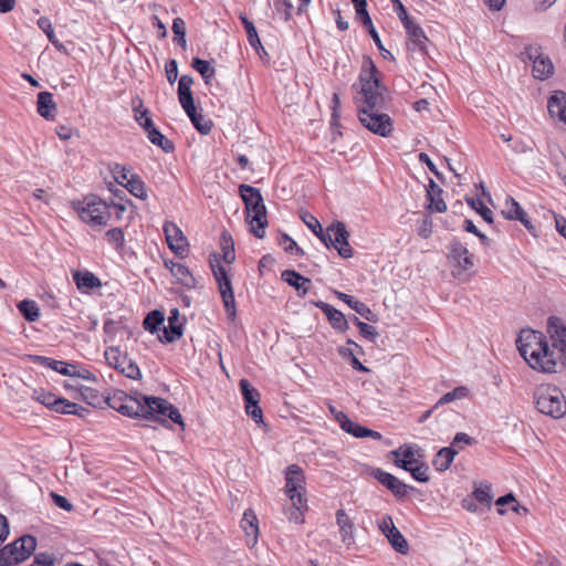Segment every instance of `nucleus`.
Listing matches in <instances>:
<instances>
[{
    "instance_id": "40",
    "label": "nucleus",
    "mask_w": 566,
    "mask_h": 566,
    "mask_svg": "<svg viewBox=\"0 0 566 566\" xmlns=\"http://www.w3.org/2000/svg\"><path fill=\"white\" fill-rule=\"evenodd\" d=\"M147 137L151 144L158 146L167 154H170L175 150L174 143L169 140L164 134H161L157 128L149 130Z\"/></svg>"
},
{
    "instance_id": "18",
    "label": "nucleus",
    "mask_w": 566,
    "mask_h": 566,
    "mask_svg": "<svg viewBox=\"0 0 566 566\" xmlns=\"http://www.w3.org/2000/svg\"><path fill=\"white\" fill-rule=\"evenodd\" d=\"M315 305L327 316L333 328L339 332H345L348 328L347 319L340 311L323 301L315 303Z\"/></svg>"
},
{
    "instance_id": "47",
    "label": "nucleus",
    "mask_w": 566,
    "mask_h": 566,
    "mask_svg": "<svg viewBox=\"0 0 566 566\" xmlns=\"http://www.w3.org/2000/svg\"><path fill=\"white\" fill-rule=\"evenodd\" d=\"M467 394L468 389L465 387H457L452 391L444 394L433 406V409H437L439 406L450 403L457 399H462Z\"/></svg>"
},
{
    "instance_id": "11",
    "label": "nucleus",
    "mask_w": 566,
    "mask_h": 566,
    "mask_svg": "<svg viewBox=\"0 0 566 566\" xmlns=\"http://www.w3.org/2000/svg\"><path fill=\"white\" fill-rule=\"evenodd\" d=\"M327 233L331 234V241H327L329 248H335L338 254L344 259L353 256V249L348 242L349 232L342 221H334L327 227Z\"/></svg>"
},
{
    "instance_id": "8",
    "label": "nucleus",
    "mask_w": 566,
    "mask_h": 566,
    "mask_svg": "<svg viewBox=\"0 0 566 566\" xmlns=\"http://www.w3.org/2000/svg\"><path fill=\"white\" fill-rule=\"evenodd\" d=\"M143 399L145 419L156 418V416H164L169 418L172 422L181 426L182 429L185 428V423L180 411L168 400L159 397L148 396H143Z\"/></svg>"
},
{
    "instance_id": "49",
    "label": "nucleus",
    "mask_w": 566,
    "mask_h": 566,
    "mask_svg": "<svg viewBox=\"0 0 566 566\" xmlns=\"http://www.w3.org/2000/svg\"><path fill=\"white\" fill-rule=\"evenodd\" d=\"M106 240L113 244L117 250L122 249L125 243L124 232L120 228H113L106 232Z\"/></svg>"
},
{
    "instance_id": "7",
    "label": "nucleus",
    "mask_w": 566,
    "mask_h": 566,
    "mask_svg": "<svg viewBox=\"0 0 566 566\" xmlns=\"http://www.w3.org/2000/svg\"><path fill=\"white\" fill-rule=\"evenodd\" d=\"M36 539L23 535L0 549V566H12L28 559L35 551Z\"/></svg>"
},
{
    "instance_id": "56",
    "label": "nucleus",
    "mask_w": 566,
    "mask_h": 566,
    "mask_svg": "<svg viewBox=\"0 0 566 566\" xmlns=\"http://www.w3.org/2000/svg\"><path fill=\"white\" fill-rule=\"evenodd\" d=\"M222 301H223V305H224L228 317L230 319H234L237 316L234 293L224 295V297H222Z\"/></svg>"
},
{
    "instance_id": "20",
    "label": "nucleus",
    "mask_w": 566,
    "mask_h": 566,
    "mask_svg": "<svg viewBox=\"0 0 566 566\" xmlns=\"http://www.w3.org/2000/svg\"><path fill=\"white\" fill-rule=\"evenodd\" d=\"M240 524L245 533L247 543L254 545L259 535V524L254 511L251 509L245 510Z\"/></svg>"
},
{
    "instance_id": "53",
    "label": "nucleus",
    "mask_w": 566,
    "mask_h": 566,
    "mask_svg": "<svg viewBox=\"0 0 566 566\" xmlns=\"http://www.w3.org/2000/svg\"><path fill=\"white\" fill-rule=\"evenodd\" d=\"M429 468L424 463H420L418 465H415L409 471L412 475V478L416 481L419 482H428L429 481V474H428Z\"/></svg>"
},
{
    "instance_id": "42",
    "label": "nucleus",
    "mask_w": 566,
    "mask_h": 566,
    "mask_svg": "<svg viewBox=\"0 0 566 566\" xmlns=\"http://www.w3.org/2000/svg\"><path fill=\"white\" fill-rule=\"evenodd\" d=\"M524 213L525 211L522 209L517 201H515L512 197L506 199L504 209L502 210V214L505 217V219L518 220L524 216Z\"/></svg>"
},
{
    "instance_id": "4",
    "label": "nucleus",
    "mask_w": 566,
    "mask_h": 566,
    "mask_svg": "<svg viewBox=\"0 0 566 566\" xmlns=\"http://www.w3.org/2000/svg\"><path fill=\"white\" fill-rule=\"evenodd\" d=\"M536 409L548 417L560 419L566 415V398L563 391L553 385H542L534 392Z\"/></svg>"
},
{
    "instance_id": "52",
    "label": "nucleus",
    "mask_w": 566,
    "mask_h": 566,
    "mask_svg": "<svg viewBox=\"0 0 566 566\" xmlns=\"http://www.w3.org/2000/svg\"><path fill=\"white\" fill-rule=\"evenodd\" d=\"M111 171L114 175L116 181L120 185L127 182V180H129V176L134 175L127 167L119 164H114V166L111 168Z\"/></svg>"
},
{
    "instance_id": "12",
    "label": "nucleus",
    "mask_w": 566,
    "mask_h": 566,
    "mask_svg": "<svg viewBox=\"0 0 566 566\" xmlns=\"http://www.w3.org/2000/svg\"><path fill=\"white\" fill-rule=\"evenodd\" d=\"M285 493L290 501H301L305 494V476L303 470L297 464H291L285 470Z\"/></svg>"
},
{
    "instance_id": "60",
    "label": "nucleus",
    "mask_w": 566,
    "mask_h": 566,
    "mask_svg": "<svg viewBox=\"0 0 566 566\" xmlns=\"http://www.w3.org/2000/svg\"><path fill=\"white\" fill-rule=\"evenodd\" d=\"M381 533L387 537V534H391L396 528L392 517L390 515H385L378 524Z\"/></svg>"
},
{
    "instance_id": "29",
    "label": "nucleus",
    "mask_w": 566,
    "mask_h": 566,
    "mask_svg": "<svg viewBox=\"0 0 566 566\" xmlns=\"http://www.w3.org/2000/svg\"><path fill=\"white\" fill-rule=\"evenodd\" d=\"M457 454L458 449H454L452 446L444 447L434 455L432 465L437 471H446L449 469Z\"/></svg>"
},
{
    "instance_id": "34",
    "label": "nucleus",
    "mask_w": 566,
    "mask_h": 566,
    "mask_svg": "<svg viewBox=\"0 0 566 566\" xmlns=\"http://www.w3.org/2000/svg\"><path fill=\"white\" fill-rule=\"evenodd\" d=\"M123 186L136 198L145 200L147 199V189L142 178L135 174L129 176V180L123 184Z\"/></svg>"
},
{
    "instance_id": "16",
    "label": "nucleus",
    "mask_w": 566,
    "mask_h": 566,
    "mask_svg": "<svg viewBox=\"0 0 566 566\" xmlns=\"http://www.w3.org/2000/svg\"><path fill=\"white\" fill-rule=\"evenodd\" d=\"M163 334L158 335L163 343H174L182 336V324L180 322V313L178 308H172L168 317V325L161 329Z\"/></svg>"
},
{
    "instance_id": "39",
    "label": "nucleus",
    "mask_w": 566,
    "mask_h": 566,
    "mask_svg": "<svg viewBox=\"0 0 566 566\" xmlns=\"http://www.w3.org/2000/svg\"><path fill=\"white\" fill-rule=\"evenodd\" d=\"M185 113L201 134L207 135L211 132L212 123L207 120L202 114L197 113L196 106L192 111H185Z\"/></svg>"
},
{
    "instance_id": "36",
    "label": "nucleus",
    "mask_w": 566,
    "mask_h": 566,
    "mask_svg": "<svg viewBox=\"0 0 566 566\" xmlns=\"http://www.w3.org/2000/svg\"><path fill=\"white\" fill-rule=\"evenodd\" d=\"M554 72V66L548 57L537 56L533 62V73L536 78L545 80Z\"/></svg>"
},
{
    "instance_id": "37",
    "label": "nucleus",
    "mask_w": 566,
    "mask_h": 566,
    "mask_svg": "<svg viewBox=\"0 0 566 566\" xmlns=\"http://www.w3.org/2000/svg\"><path fill=\"white\" fill-rule=\"evenodd\" d=\"M73 279L78 289L86 287V289L91 290V289L101 286L99 279L96 275H94L93 273L87 272V271H85V272L76 271L73 274Z\"/></svg>"
},
{
    "instance_id": "33",
    "label": "nucleus",
    "mask_w": 566,
    "mask_h": 566,
    "mask_svg": "<svg viewBox=\"0 0 566 566\" xmlns=\"http://www.w3.org/2000/svg\"><path fill=\"white\" fill-rule=\"evenodd\" d=\"M22 316L30 323L36 322L40 317V307L33 300H22L17 305Z\"/></svg>"
},
{
    "instance_id": "24",
    "label": "nucleus",
    "mask_w": 566,
    "mask_h": 566,
    "mask_svg": "<svg viewBox=\"0 0 566 566\" xmlns=\"http://www.w3.org/2000/svg\"><path fill=\"white\" fill-rule=\"evenodd\" d=\"M338 298L345 302L352 310L358 313L361 317L369 322H376L377 315L363 302L356 300L354 296L337 292Z\"/></svg>"
},
{
    "instance_id": "44",
    "label": "nucleus",
    "mask_w": 566,
    "mask_h": 566,
    "mask_svg": "<svg viewBox=\"0 0 566 566\" xmlns=\"http://www.w3.org/2000/svg\"><path fill=\"white\" fill-rule=\"evenodd\" d=\"M387 539L390 545L400 554H407L409 552V545L401 534V532L396 527L391 534H387Z\"/></svg>"
},
{
    "instance_id": "51",
    "label": "nucleus",
    "mask_w": 566,
    "mask_h": 566,
    "mask_svg": "<svg viewBox=\"0 0 566 566\" xmlns=\"http://www.w3.org/2000/svg\"><path fill=\"white\" fill-rule=\"evenodd\" d=\"M36 400L52 410H54L59 403H62L61 397H56L54 394L45 391L40 392Z\"/></svg>"
},
{
    "instance_id": "64",
    "label": "nucleus",
    "mask_w": 566,
    "mask_h": 566,
    "mask_svg": "<svg viewBox=\"0 0 566 566\" xmlns=\"http://www.w3.org/2000/svg\"><path fill=\"white\" fill-rule=\"evenodd\" d=\"M211 268H212V273H213V276L217 281V283H220L222 281H226V280H230L227 271H226V268L221 264H211Z\"/></svg>"
},
{
    "instance_id": "14",
    "label": "nucleus",
    "mask_w": 566,
    "mask_h": 566,
    "mask_svg": "<svg viewBox=\"0 0 566 566\" xmlns=\"http://www.w3.org/2000/svg\"><path fill=\"white\" fill-rule=\"evenodd\" d=\"M164 233L168 247L180 258H184L187 253V238L182 231L174 222H165Z\"/></svg>"
},
{
    "instance_id": "15",
    "label": "nucleus",
    "mask_w": 566,
    "mask_h": 566,
    "mask_svg": "<svg viewBox=\"0 0 566 566\" xmlns=\"http://www.w3.org/2000/svg\"><path fill=\"white\" fill-rule=\"evenodd\" d=\"M373 476L398 499L405 497L410 490H413L412 486L407 485L394 474L382 471L381 469L374 470Z\"/></svg>"
},
{
    "instance_id": "13",
    "label": "nucleus",
    "mask_w": 566,
    "mask_h": 566,
    "mask_svg": "<svg viewBox=\"0 0 566 566\" xmlns=\"http://www.w3.org/2000/svg\"><path fill=\"white\" fill-rule=\"evenodd\" d=\"M240 389L245 402V411L256 422H263L262 409L259 406L260 394L259 391L249 382L248 379H241Z\"/></svg>"
},
{
    "instance_id": "6",
    "label": "nucleus",
    "mask_w": 566,
    "mask_h": 566,
    "mask_svg": "<svg viewBox=\"0 0 566 566\" xmlns=\"http://www.w3.org/2000/svg\"><path fill=\"white\" fill-rule=\"evenodd\" d=\"M75 209L82 221L92 227L106 226L112 216L108 203L94 195L78 201Z\"/></svg>"
},
{
    "instance_id": "9",
    "label": "nucleus",
    "mask_w": 566,
    "mask_h": 566,
    "mask_svg": "<svg viewBox=\"0 0 566 566\" xmlns=\"http://www.w3.org/2000/svg\"><path fill=\"white\" fill-rule=\"evenodd\" d=\"M143 399L145 419L156 418V416H164L169 418L172 422L181 426L182 429L185 428V423L180 411L168 400L159 397L148 396H143Z\"/></svg>"
},
{
    "instance_id": "45",
    "label": "nucleus",
    "mask_w": 566,
    "mask_h": 566,
    "mask_svg": "<svg viewBox=\"0 0 566 566\" xmlns=\"http://www.w3.org/2000/svg\"><path fill=\"white\" fill-rule=\"evenodd\" d=\"M468 205L474 209L488 223H493V213L492 211L484 206L481 199L479 198H467Z\"/></svg>"
},
{
    "instance_id": "1",
    "label": "nucleus",
    "mask_w": 566,
    "mask_h": 566,
    "mask_svg": "<svg viewBox=\"0 0 566 566\" xmlns=\"http://www.w3.org/2000/svg\"><path fill=\"white\" fill-rule=\"evenodd\" d=\"M369 69L364 70L359 76L363 105H358V118L364 127L381 137H388L392 133L394 124L388 114L379 111L385 107V87L376 76L377 69L371 60H368Z\"/></svg>"
},
{
    "instance_id": "50",
    "label": "nucleus",
    "mask_w": 566,
    "mask_h": 566,
    "mask_svg": "<svg viewBox=\"0 0 566 566\" xmlns=\"http://www.w3.org/2000/svg\"><path fill=\"white\" fill-rule=\"evenodd\" d=\"M38 27L41 31H43L46 34L50 42L57 46L59 41L55 38L51 20L46 17H41L38 20Z\"/></svg>"
},
{
    "instance_id": "23",
    "label": "nucleus",
    "mask_w": 566,
    "mask_h": 566,
    "mask_svg": "<svg viewBox=\"0 0 566 566\" xmlns=\"http://www.w3.org/2000/svg\"><path fill=\"white\" fill-rule=\"evenodd\" d=\"M336 523L339 527L342 542L347 546L354 544V523L344 510L336 512Z\"/></svg>"
},
{
    "instance_id": "3",
    "label": "nucleus",
    "mask_w": 566,
    "mask_h": 566,
    "mask_svg": "<svg viewBox=\"0 0 566 566\" xmlns=\"http://www.w3.org/2000/svg\"><path fill=\"white\" fill-rule=\"evenodd\" d=\"M239 193L245 205L247 221L251 224V232L259 239L264 238L268 219L260 190L242 184L239 186Z\"/></svg>"
},
{
    "instance_id": "30",
    "label": "nucleus",
    "mask_w": 566,
    "mask_h": 566,
    "mask_svg": "<svg viewBox=\"0 0 566 566\" xmlns=\"http://www.w3.org/2000/svg\"><path fill=\"white\" fill-rule=\"evenodd\" d=\"M342 429L356 438H373L375 440H380L382 438L380 432L363 427L359 423L352 421L350 419L345 421V424L342 426Z\"/></svg>"
},
{
    "instance_id": "32",
    "label": "nucleus",
    "mask_w": 566,
    "mask_h": 566,
    "mask_svg": "<svg viewBox=\"0 0 566 566\" xmlns=\"http://www.w3.org/2000/svg\"><path fill=\"white\" fill-rule=\"evenodd\" d=\"M240 20L245 29L250 45L256 51L258 54H261V51L265 53L253 22L250 21L244 14L240 15Z\"/></svg>"
},
{
    "instance_id": "25",
    "label": "nucleus",
    "mask_w": 566,
    "mask_h": 566,
    "mask_svg": "<svg viewBox=\"0 0 566 566\" xmlns=\"http://www.w3.org/2000/svg\"><path fill=\"white\" fill-rule=\"evenodd\" d=\"M282 279L289 285L295 287L301 296H305L310 290L311 280L301 275L294 270H285L282 272Z\"/></svg>"
},
{
    "instance_id": "57",
    "label": "nucleus",
    "mask_w": 566,
    "mask_h": 566,
    "mask_svg": "<svg viewBox=\"0 0 566 566\" xmlns=\"http://www.w3.org/2000/svg\"><path fill=\"white\" fill-rule=\"evenodd\" d=\"M474 442V439L471 438L469 434L464 433V432H458L452 442H451V446L454 448V449H458V451L460 449H462V444H467V446H470Z\"/></svg>"
},
{
    "instance_id": "2",
    "label": "nucleus",
    "mask_w": 566,
    "mask_h": 566,
    "mask_svg": "<svg viewBox=\"0 0 566 566\" xmlns=\"http://www.w3.org/2000/svg\"><path fill=\"white\" fill-rule=\"evenodd\" d=\"M521 356L531 368L553 373L557 365V356L551 350L546 337L542 332L533 329L521 331L516 339Z\"/></svg>"
},
{
    "instance_id": "41",
    "label": "nucleus",
    "mask_w": 566,
    "mask_h": 566,
    "mask_svg": "<svg viewBox=\"0 0 566 566\" xmlns=\"http://www.w3.org/2000/svg\"><path fill=\"white\" fill-rule=\"evenodd\" d=\"M34 360L40 361L43 366H46V367L60 373L61 375H64V376L73 375L72 371L70 370V365H67L63 361L55 360V359H52L49 357H43V356H35Z\"/></svg>"
},
{
    "instance_id": "17",
    "label": "nucleus",
    "mask_w": 566,
    "mask_h": 566,
    "mask_svg": "<svg viewBox=\"0 0 566 566\" xmlns=\"http://www.w3.org/2000/svg\"><path fill=\"white\" fill-rule=\"evenodd\" d=\"M56 103L53 99V94L50 92H40L36 99V112L46 120H53L56 116Z\"/></svg>"
},
{
    "instance_id": "48",
    "label": "nucleus",
    "mask_w": 566,
    "mask_h": 566,
    "mask_svg": "<svg viewBox=\"0 0 566 566\" xmlns=\"http://www.w3.org/2000/svg\"><path fill=\"white\" fill-rule=\"evenodd\" d=\"M222 251H223V260L226 263L231 264L235 260V253H234V244L231 235H229L227 232L222 233Z\"/></svg>"
},
{
    "instance_id": "27",
    "label": "nucleus",
    "mask_w": 566,
    "mask_h": 566,
    "mask_svg": "<svg viewBox=\"0 0 566 566\" xmlns=\"http://www.w3.org/2000/svg\"><path fill=\"white\" fill-rule=\"evenodd\" d=\"M409 40L412 42L415 49H419L421 52L426 51V43L428 38L426 36L422 28L415 23L411 19L408 20L407 24H403Z\"/></svg>"
},
{
    "instance_id": "38",
    "label": "nucleus",
    "mask_w": 566,
    "mask_h": 566,
    "mask_svg": "<svg viewBox=\"0 0 566 566\" xmlns=\"http://www.w3.org/2000/svg\"><path fill=\"white\" fill-rule=\"evenodd\" d=\"M191 66L200 73L206 84H210L211 80L216 75V70L211 66L210 62L200 57H193Z\"/></svg>"
},
{
    "instance_id": "62",
    "label": "nucleus",
    "mask_w": 566,
    "mask_h": 566,
    "mask_svg": "<svg viewBox=\"0 0 566 566\" xmlns=\"http://www.w3.org/2000/svg\"><path fill=\"white\" fill-rule=\"evenodd\" d=\"M51 497L53 500V503L57 507L63 509V510H65L67 512L72 511L73 505L71 504V502L66 497H64V496H62V495H60L57 493H54V492L51 493Z\"/></svg>"
},
{
    "instance_id": "28",
    "label": "nucleus",
    "mask_w": 566,
    "mask_h": 566,
    "mask_svg": "<svg viewBox=\"0 0 566 566\" xmlns=\"http://www.w3.org/2000/svg\"><path fill=\"white\" fill-rule=\"evenodd\" d=\"M307 510V500L301 496V501H290V505L284 509V514L290 522L304 523V512Z\"/></svg>"
},
{
    "instance_id": "61",
    "label": "nucleus",
    "mask_w": 566,
    "mask_h": 566,
    "mask_svg": "<svg viewBox=\"0 0 566 566\" xmlns=\"http://www.w3.org/2000/svg\"><path fill=\"white\" fill-rule=\"evenodd\" d=\"M166 75L170 84H174L178 77V64L176 60H170L166 64Z\"/></svg>"
},
{
    "instance_id": "35",
    "label": "nucleus",
    "mask_w": 566,
    "mask_h": 566,
    "mask_svg": "<svg viewBox=\"0 0 566 566\" xmlns=\"http://www.w3.org/2000/svg\"><path fill=\"white\" fill-rule=\"evenodd\" d=\"M171 275L176 277L177 283L187 289H195L197 285V280L195 276L191 274L189 269L181 263L177 264Z\"/></svg>"
},
{
    "instance_id": "63",
    "label": "nucleus",
    "mask_w": 566,
    "mask_h": 566,
    "mask_svg": "<svg viewBox=\"0 0 566 566\" xmlns=\"http://www.w3.org/2000/svg\"><path fill=\"white\" fill-rule=\"evenodd\" d=\"M274 6L277 11H283L285 20L291 19V10L293 8L291 0H275Z\"/></svg>"
},
{
    "instance_id": "10",
    "label": "nucleus",
    "mask_w": 566,
    "mask_h": 566,
    "mask_svg": "<svg viewBox=\"0 0 566 566\" xmlns=\"http://www.w3.org/2000/svg\"><path fill=\"white\" fill-rule=\"evenodd\" d=\"M107 364L130 379L142 377L140 369L127 355H122L117 347H108L104 353Z\"/></svg>"
},
{
    "instance_id": "55",
    "label": "nucleus",
    "mask_w": 566,
    "mask_h": 566,
    "mask_svg": "<svg viewBox=\"0 0 566 566\" xmlns=\"http://www.w3.org/2000/svg\"><path fill=\"white\" fill-rule=\"evenodd\" d=\"M358 328H359V334L369 339L370 342H375L376 338L378 337V332L376 331V328L365 322H358Z\"/></svg>"
},
{
    "instance_id": "31",
    "label": "nucleus",
    "mask_w": 566,
    "mask_h": 566,
    "mask_svg": "<svg viewBox=\"0 0 566 566\" xmlns=\"http://www.w3.org/2000/svg\"><path fill=\"white\" fill-rule=\"evenodd\" d=\"M301 219L307 226V228H310L313 233L325 244V247L329 248L327 241H331V234L327 233V229L324 231L319 221L310 212H303L301 214Z\"/></svg>"
},
{
    "instance_id": "19",
    "label": "nucleus",
    "mask_w": 566,
    "mask_h": 566,
    "mask_svg": "<svg viewBox=\"0 0 566 566\" xmlns=\"http://www.w3.org/2000/svg\"><path fill=\"white\" fill-rule=\"evenodd\" d=\"M193 78L190 75H182L178 83V99L184 111H192L195 101L191 92Z\"/></svg>"
},
{
    "instance_id": "22",
    "label": "nucleus",
    "mask_w": 566,
    "mask_h": 566,
    "mask_svg": "<svg viewBox=\"0 0 566 566\" xmlns=\"http://www.w3.org/2000/svg\"><path fill=\"white\" fill-rule=\"evenodd\" d=\"M144 395H138V397H132L128 395H123L124 403L123 409H120L119 413L123 416H127L130 418H144Z\"/></svg>"
},
{
    "instance_id": "21",
    "label": "nucleus",
    "mask_w": 566,
    "mask_h": 566,
    "mask_svg": "<svg viewBox=\"0 0 566 566\" xmlns=\"http://www.w3.org/2000/svg\"><path fill=\"white\" fill-rule=\"evenodd\" d=\"M548 333L551 335L553 349L556 350L566 344V326L558 317L548 318Z\"/></svg>"
},
{
    "instance_id": "26",
    "label": "nucleus",
    "mask_w": 566,
    "mask_h": 566,
    "mask_svg": "<svg viewBox=\"0 0 566 566\" xmlns=\"http://www.w3.org/2000/svg\"><path fill=\"white\" fill-rule=\"evenodd\" d=\"M547 108L552 117H558L566 124V93L557 92L552 95Z\"/></svg>"
},
{
    "instance_id": "59",
    "label": "nucleus",
    "mask_w": 566,
    "mask_h": 566,
    "mask_svg": "<svg viewBox=\"0 0 566 566\" xmlns=\"http://www.w3.org/2000/svg\"><path fill=\"white\" fill-rule=\"evenodd\" d=\"M367 6L360 4L355 7L357 17L361 20L363 24L368 28V31L374 28L371 18L367 11Z\"/></svg>"
},
{
    "instance_id": "54",
    "label": "nucleus",
    "mask_w": 566,
    "mask_h": 566,
    "mask_svg": "<svg viewBox=\"0 0 566 566\" xmlns=\"http://www.w3.org/2000/svg\"><path fill=\"white\" fill-rule=\"evenodd\" d=\"M418 234L423 239H428L432 234V220L429 216L422 218L418 226Z\"/></svg>"
},
{
    "instance_id": "58",
    "label": "nucleus",
    "mask_w": 566,
    "mask_h": 566,
    "mask_svg": "<svg viewBox=\"0 0 566 566\" xmlns=\"http://www.w3.org/2000/svg\"><path fill=\"white\" fill-rule=\"evenodd\" d=\"M136 122L144 128L147 135L149 130L156 129L151 118L148 117V109H143L140 116H136Z\"/></svg>"
},
{
    "instance_id": "5",
    "label": "nucleus",
    "mask_w": 566,
    "mask_h": 566,
    "mask_svg": "<svg viewBox=\"0 0 566 566\" xmlns=\"http://www.w3.org/2000/svg\"><path fill=\"white\" fill-rule=\"evenodd\" d=\"M447 259L451 266V274L460 282H467L473 275V255L459 240L453 239L448 245Z\"/></svg>"
},
{
    "instance_id": "43",
    "label": "nucleus",
    "mask_w": 566,
    "mask_h": 566,
    "mask_svg": "<svg viewBox=\"0 0 566 566\" xmlns=\"http://www.w3.org/2000/svg\"><path fill=\"white\" fill-rule=\"evenodd\" d=\"M164 321V314L160 311L155 310L145 317L143 323L144 328L154 334L160 329V325H163Z\"/></svg>"
},
{
    "instance_id": "46",
    "label": "nucleus",
    "mask_w": 566,
    "mask_h": 566,
    "mask_svg": "<svg viewBox=\"0 0 566 566\" xmlns=\"http://www.w3.org/2000/svg\"><path fill=\"white\" fill-rule=\"evenodd\" d=\"M472 494L474 500L486 505H490L493 499L491 493V484L486 482L480 483V485L474 489Z\"/></svg>"
}]
</instances>
